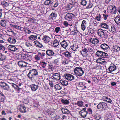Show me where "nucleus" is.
<instances>
[{"instance_id":"1","label":"nucleus","mask_w":120,"mask_h":120,"mask_svg":"<svg viewBox=\"0 0 120 120\" xmlns=\"http://www.w3.org/2000/svg\"><path fill=\"white\" fill-rule=\"evenodd\" d=\"M27 76L33 82L37 81L39 79L38 71L35 69L30 70Z\"/></svg>"},{"instance_id":"2","label":"nucleus","mask_w":120,"mask_h":120,"mask_svg":"<svg viewBox=\"0 0 120 120\" xmlns=\"http://www.w3.org/2000/svg\"><path fill=\"white\" fill-rule=\"evenodd\" d=\"M75 74L77 76H82L84 73V71L81 67H76L74 69Z\"/></svg>"},{"instance_id":"3","label":"nucleus","mask_w":120,"mask_h":120,"mask_svg":"<svg viewBox=\"0 0 120 120\" xmlns=\"http://www.w3.org/2000/svg\"><path fill=\"white\" fill-rule=\"evenodd\" d=\"M97 108L99 109H102L105 110L108 108L107 104L105 102H100L97 105Z\"/></svg>"},{"instance_id":"4","label":"nucleus","mask_w":120,"mask_h":120,"mask_svg":"<svg viewBox=\"0 0 120 120\" xmlns=\"http://www.w3.org/2000/svg\"><path fill=\"white\" fill-rule=\"evenodd\" d=\"M86 108H84L79 112V114L83 118L86 117L88 113V112L86 111Z\"/></svg>"},{"instance_id":"5","label":"nucleus","mask_w":120,"mask_h":120,"mask_svg":"<svg viewBox=\"0 0 120 120\" xmlns=\"http://www.w3.org/2000/svg\"><path fill=\"white\" fill-rule=\"evenodd\" d=\"M75 15L71 13H67L65 15V19L71 21L72 20V18H73Z\"/></svg>"},{"instance_id":"6","label":"nucleus","mask_w":120,"mask_h":120,"mask_svg":"<svg viewBox=\"0 0 120 120\" xmlns=\"http://www.w3.org/2000/svg\"><path fill=\"white\" fill-rule=\"evenodd\" d=\"M64 77L68 80L71 81L74 79V77L72 75L69 74H64Z\"/></svg>"},{"instance_id":"7","label":"nucleus","mask_w":120,"mask_h":120,"mask_svg":"<svg viewBox=\"0 0 120 120\" xmlns=\"http://www.w3.org/2000/svg\"><path fill=\"white\" fill-rule=\"evenodd\" d=\"M116 66L113 64H111L107 70L109 71V73H111L112 72L116 70Z\"/></svg>"},{"instance_id":"8","label":"nucleus","mask_w":120,"mask_h":120,"mask_svg":"<svg viewBox=\"0 0 120 120\" xmlns=\"http://www.w3.org/2000/svg\"><path fill=\"white\" fill-rule=\"evenodd\" d=\"M0 86L5 90H8L9 88V86L4 82H0Z\"/></svg>"},{"instance_id":"9","label":"nucleus","mask_w":120,"mask_h":120,"mask_svg":"<svg viewBox=\"0 0 120 120\" xmlns=\"http://www.w3.org/2000/svg\"><path fill=\"white\" fill-rule=\"evenodd\" d=\"M104 30L101 29H99L97 31V33L100 37L103 38L104 37L106 34H105Z\"/></svg>"},{"instance_id":"10","label":"nucleus","mask_w":120,"mask_h":120,"mask_svg":"<svg viewBox=\"0 0 120 120\" xmlns=\"http://www.w3.org/2000/svg\"><path fill=\"white\" fill-rule=\"evenodd\" d=\"M8 48L9 50L13 52H15L19 49L16 48L15 46L11 45H9Z\"/></svg>"},{"instance_id":"11","label":"nucleus","mask_w":120,"mask_h":120,"mask_svg":"<svg viewBox=\"0 0 120 120\" xmlns=\"http://www.w3.org/2000/svg\"><path fill=\"white\" fill-rule=\"evenodd\" d=\"M22 83H20L18 85H17L13 83L11 84V85L15 89H16L17 90L19 91L20 90L21 88H20L19 86H20L22 85Z\"/></svg>"},{"instance_id":"12","label":"nucleus","mask_w":120,"mask_h":120,"mask_svg":"<svg viewBox=\"0 0 120 120\" xmlns=\"http://www.w3.org/2000/svg\"><path fill=\"white\" fill-rule=\"evenodd\" d=\"M19 111L22 113L25 112L26 111V108L23 105H20Z\"/></svg>"},{"instance_id":"13","label":"nucleus","mask_w":120,"mask_h":120,"mask_svg":"<svg viewBox=\"0 0 120 120\" xmlns=\"http://www.w3.org/2000/svg\"><path fill=\"white\" fill-rule=\"evenodd\" d=\"M38 85H36L34 84L30 85V87L33 91H36L38 88Z\"/></svg>"},{"instance_id":"14","label":"nucleus","mask_w":120,"mask_h":120,"mask_svg":"<svg viewBox=\"0 0 120 120\" xmlns=\"http://www.w3.org/2000/svg\"><path fill=\"white\" fill-rule=\"evenodd\" d=\"M52 77L56 80H59L60 79V74L58 73H56L53 74Z\"/></svg>"},{"instance_id":"15","label":"nucleus","mask_w":120,"mask_h":120,"mask_svg":"<svg viewBox=\"0 0 120 120\" xmlns=\"http://www.w3.org/2000/svg\"><path fill=\"white\" fill-rule=\"evenodd\" d=\"M42 39L45 43H48L49 42L50 38L48 36L45 35L43 37Z\"/></svg>"},{"instance_id":"16","label":"nucleus","mask_w":120,"mask_h":120,"mask_svg":"<svg viewBox=\"0 0 120 120\" xmlns=\"http://www.w3.org/2000/svg\"><path fill=\"white\" fill-rule=\"evenodd\" d=\"M46 53L48 56H53L55 53L53 51L50 50H48L46 51Z\"/></svg>"},{"instance_id":"17","label":"nucleus","mask_w":120,"mask_h":120,"mask_svg":"<svg viewBox=\"0 0 120 120\" xmlns=\"http://www.w3.org/2000/svg\"><path fill=\"white\" fill-rule=\"evenodd\" d=\"M8 41L10 43L12 44H15L16 42V39L13 37L9 38L8 39Z\"/></svg>"},{"instance_id":"18","label":"nucleus","mask_w":120,"mask_h":120,"mask_svg":"<svg viewBox=\"0 0 120 120\" xmlns=\"http://www.w3.org/2000/svg\"><path fill=\"white\" fill-rule=\"evenodd\" d=\"M90 41L91 43L94 44H97L99 41L96 38H91L90 40Z\"/></svg>"},{"instance_id":"19","label":"nucleus","mask_w":120,"mask_h":120,"mask_svg":"<svg viewBox=\"0 0 120 120\" xmlns=\"http://www.w3.org/2000/svg\"><path fill=\"white\" fill-rule=\"evenodd\" d=\"M45 52V50H42V51L38 52V55L41 58L43 59V58L46 54L45 52Z\"/></svg>"},{"instance_id":"20","label":"nucleus","mask_w":120,"mask_h":120,"mask_svg":"<svg viewBox=\"0 0 120 120\" xmlns=\"http://www.w3.org/2000/svg\"><path fill=\"white\" fill-rule=\"evenodd\" d=\"M60 44L61 46L64 49H65L68 45L67 43L65 40H64L61 42Z\"/></svg>"},{"instance_id":"21","label":"nucleus","mask_w":120,"mask_h":120,"mask_svg":"<svg viewBox=\"0 0 120 120\" xmlns=\"http://www.w3.org/2000/svg\"><path fill=\"white\" fill-rule=\"evenodd\" d=\"M104 52L100 51H98L96 52V54L98 57H101L103 56Z\"/></svg>"},{"instance_id":"22","label":"nucleus","mask_w":120,"mask_h":120,"mask_svg":"<svg viewBox=\"0 0 120 120\" xmlns=\"http://www.w3.org/2000/svg\"><path fill=\"white\" fill-rule=\"evenodd\" d=\"M35 45L37 47L41 48L43 46L42 44L37 41H36L34 42Z\"/></svg>"},{"instance_id":"23","label":"nucleus","mask_w":120,"mask_h":120,"mask_svg":"<svg viewBox=\"0 0 120 120\" xmlns=\"http://www.w3.org/2000/svg\"><path fill=\"white\" fill-rule=\"evenodd\" d=\"M62 85L61 84H57L54 86L55 89L56 90H60L62 89Z\"/></svg>"},{"instance_id":"24","label":"nucleus","mask_w":120,"mask_h":120,"mask_svg":"<svg viewBox=\"0 0 120 120\" xmlns=\"http://www.w3.org/2000/svg\"><path fill=\"white\" fill-rule=\"evenodd\" d=\"M86 21L84 20H83L82 22L81 26L83 30H84L85 29L86 27Z\"/></svg>"},{"instance_id":"25","label":"nucleus","mask_w":120,"mask_h":120,"mask_svg":"<svg viewBox=\"0 0 120 120\" xmlns=\"http://www.w3.org/2000/svg\"><path fill=\"white\" fill-rule=\"evenodd\" d=\"M100 47L101 48L103 49L104 50H106L109 47L107 44L105 43L102 44L101 45Z\"/></svg>"},{"instance_id":"26","label":"nucleus","mask_w":120,"mask_h":120,"mask_svg":"<svg viewBox=\"0 0 120 120\" xmlns=\"http://www.w3.org/2000/svg\"><path fill=\"white\" fill-rule=\"evenodd\" d=\"M32 57V56H31L26 54V59L25 60L28 62H29L31 61V59Z\"/></svg>"},{"instance_id":"27","label":"nucleus","mask_w":120,"mask_h":120,"mask_svg":"<svg viewBox=\"0 0 120 120\" xmlns=\"http://www.w3.org/2000/svg\"><path fill=\"white\" fill-rule=\"evenodd\" d=\"M61 110L62 112L64 114H69L70 113V112L67 109L63 108Z\"/></svg>"},{"instance_id":"28","label":"nucleus","mask_w":120,"mask_h":120,"mask_svg":"<svg viewBox=\"0 0 120 120\" xmlns=\"http://www.w3.org/2000/svg\"><path fill=\"white\" fill-rule=\"evenodd\" d=\"M28 38L30 40H31L34 41L37 39V35H31L28 37Z\"/></svg>"},{"instance_id":"29","label":"nucleus","mask_w":120,"mask_h":120,"mask_svg":"<svg viewBox=\"0 0 120 120\" xmlns=\"http://www.w3.org/2000/svg\"><path fill=\"white\" fill-rule=\"evenodd\" d=\"M94 117L96 120H99L101 119V117L100 115L98 113H96L94 115Z\"/></svg>"},{"instance_id":"30","label":"nucleus","mask_w":120,"mask_h":120,"mask_svg":"<svg viewBox=\"0 0 120 120\" xmlns=\"http://www.w3.org/2000/svg\"><path fill=\"white\" fill-rule=\"evenodd\" d=\"M100 26L102 28H103L105 29H108L109 26L105 23H101Z\"/></svg>"},{"instance_id":"31","label":"nucleus","mask_w":120,"mask_h":120,"mask_svg":"<svg viewBox=\"0 0 120 120\" xmlns=\"http://www.w3.org/2000/svg\"><path fill=\"white\" fill-rule=\"evenodd\" d=\"M113 49H114V51L116 52L119 51L120 50V47L118 46L114 45L113 46Z\"/></svg>"},{"instance_id":"32","label":"nucleus","mask_w":120,"mask_h":120,"mask_svg":"<svg viewBox=\"0 0 120 120\" xmlns=\"http://www.w3.org/2000/svg\"><path fill=\"white\" fill-rule=\"evenodd\" d=\"M53 44V46L56 47L59 45V43L57 40H55L54 41Z\"/></svg>"},{"instance_id":"33","label":"nucleus","mask_w":120,"mask_h":120,"mask_svg":"<svg viewBox=\"0 0 120 120\" xmlns=\"http://www.w3.org/2000/svg\"><path fill=\"white\" fill-rule=\"evenodd\" d=\"M57 14L55 12H52L51 13L50 15V17L51 18H52V19H55L56 18V17L57 16Z\"/></svg>"},{"instance_id":"34","label":"nucleus","mask_w":120,"mask_h":120,"mask_svg":"<svg viewBox=\"0 0 120 120\" xmlns=\"http://www.w3.org/2000/svg\"><path fill=\"white\" fill-rule=\"evenodd\" d=\"M53 3V2L51 0H46L44 4L46 5H49Z\"/></svg>"},{"instance_id":"35","label":"nucleus","mask_w":120,"mask_h":120,"mask_svg":"<svg viewBox=\"0 0 120 120\" xmlns=\"http://www.w3.org/2000/svg\"><path fill=\"white\" fill-rule=\"evenodd\" d=\"M114 20L117 24L120 23V16H117L116 17L115 19Z\"/></svg>"},{"instance_id":"36","label":"nucleus","mask_w":120,"mask_h":120,"mask_svg":"<svg viewBox=\"0 0 120 120\" xmlns=\"http://www.w3.org/2000/svg\"><path fill=\"white\" fill-rule=\"evenodd\" d=\"M61 102L65 104H68L69 103V101L68 100L62 99L61 100Z\"/></svg>"},{"instance_id":"37","label":"nucleus","mask_w":120,"mask_h":120,"mask_svg":"<svg viewBox=\"0 0 120 120\" xmlns=\"http://www.w3.org/2000/svg\"><path fill=\"white\" fill-rule=\"evenodd\" d=\"M4 100V96L2 94L0 93V101L3 102Z\"/></svg>"},{"instance_id":"38","label":"nucleus","mask_w":120,"mask_h":120,"mask_svg":"<svg viewBox=\"0 0 120 120\" xmlns=\"http://www.w3.org/2000/svg\"><path fill=\"white\" fill-rule=\"evenodd\" d=\"M6 22L5 20H3L0 22L1 25L5 27L6 25Z\"/></svg>"},{"instance_id":"39","label":"nucleus","mask_w":120,"mask_h":120,"mask_svg":"<svg viewBox=\"0 0 120 120\" xmlns=\"http://www.w3.org/2000/svg\"><path fill=\"white\" fill-rule=\"evenodd\" d=\"M60 83L62 85H63L64 86H66L68 84V81L65 80L60 81Z\"/></svg>"},{"instance_id":"40","label":"nucleus","mask_w":120,"mask_h":120,"mask_svg":"<svg viewBox=\"0 0 120 120\" xmlns=\"http://www.w3.org/2000/svg\"><path fill=\"white\" fill-rule=\"evenodd\" d=\"M6 58V56L2 55L1 54H0V61H3L5 60Z\"/></svg>"},{"instance_id":"41","label":"nucleus","mask_w":120,"mask_h":120,"mask_svg":"<svg viewBox=\"0 0 120 120\" xmlns=\"http://www.w3.org/2000/svg\"><path fill=\"white\" fill-rule=\"evenodd\" d=\"M1 4L4 8L7 7L9 5L8 3L6 2H1Z\"/></svg>"},{"instance_id":"42","label":"nucleus","mask_w":120,"mask_h":120,"mask_svg":"<svg viewBox=\"0 0 120 120\" xmlns=\"http://www.w3.org/2000/svg\"><path fill=\"white\" fill-rule=\"evenodd\" d=\"M65 56L68 58L71 57V53L68 52H64Z\"/></svg>"},{"instance_id":"43","label":"nucleus","mask_w":120,"mask_h":120,"mask_svg":"<svg viewBox=\"0 0 120 120\" xmlns=\"http://www.w3.org/2000/svg\"><path fill=\"white\" fill-rule=\"evenodd\" d=\"M116 7L115 6L113 7V8L111 11V13L112 14H115L116 12Z\"/></svg>"},{"instance_id":"44","label":"nucleus","mask_w":120,"mask_h":120,"mask_svg":"<svg viewBox=\"0 0 120 120\" xmlns=\"http://www.w3.org/2000/svg\"><path fill=\"white\" fill-rule=\"evenodd\" d=\"M77 48V46L76 44H74L73 45L71 46V49L73 51H76Z\"/></svg>"},{"instance_id":"45","label":"nucleus","mask_w":120,"mask_h":120,"mask_svg":"<svg viewBox=\"0 0 120 120\" xmlns=\"http://www.w3.org/2000/svg\"><path fill=\"white\" fill-rule=\"evenodd\" d=\"M83 102L81 101H77V105L79 107H82L83 105Z\"/></svg>"},{"instance_id":"46","label":"nucleus","mask_w":120,"mask_h":120,"mask_svg":"<svg viewBox=\"0 0 120 120\" xmlns=\"http://www.w3.org/2000/svg\"><path fill=\"white\" fill-rule=\"evenodd\" d=\"M80 3L82 5L85 6L87 3V1L85 0H81Z\"/></svg>"},{"instance_id":"47","label":"nucleus","mask_w":120,"mask_h":120,"mask_svg":"<svg viewBox=\"0 0 120 120\" xmlns=\"http://www.w3.org/2000/svg\"><path fill=\"white\" fill-rule=\"evenodd\" d=\"M20 56L21 59L25 60V59H26V54H22L21 55H20Z\"/></svg>"},{"instance_id":"48","label":"nucleus","mask_w":120,"mask_h":120,"mask_svg":"<svg viewBox=\"0 0 120 120\" xmlns=\"http://www.w3.org/2000/svg\"><path fill=\"white\" fill-rule=\"evenodd\" d=\"M115 28V26L114 25H112L111 26V30L113 32H114L116 31Z\"/></svg>"},{"instance_id":"49","label":"nucleus","mask_w":120,"mask_h":120,"mask_svg":"<svg viewBox=\"0 0 120 120\" xmlns=\"http://www.w3.org/2000/svg\"><path fill=\"white\" fill-rule=\"evenodd\" d=\"M42 67L43 68H45L46 66L47 63L45 62H42L41 63Z\"/></svg>"},{"instance_id":"50","label":"nucleus","mask_w":120,"mask_h":120,"mask_svg":"<svg viewBox=\"0 0 120 120\" xmlns=\"http://www.w3.org/2000/svg\"><path fill=\"white\" fill-rule=\"evenodd\" d=\"M60 28L59 27H57L55 28V30L56 33H58L60 30Z\"/></svg>"},{"instance_id":"51","label":"nucleus","mask_w":120,"mask_h":120,"mask_svg":"<svg viewBox=\"0 0 120 120\" xmlns=\"http://www.w3.org/2000/svg\"><path fill=\"white\" fill-rule=\"evenodd\" d=\"M26 62L22 61V67H25L27 66V64Z\"/></svg>"},{"instance_id":"52","label":"nucleus","mask_w":120,"mask_h":120,"mask_svg":"<svg viewBox=\"0 0 120 120\" xmlns=\"http://www.w3.org/2000/svg\"><path fill=\"white\" fill-rule=\"evenodd\" d=\"M103 57L105 56V57L107 58H108L109 57V56L108 55V54L106 53L105 52H104L103 54Z\"/></svg>"},{"instance_id":"53","label":"nucleus","mask_w":120,"mask_h":120,"mask_svg":"<svg viewBox=\"0 0 120 120\" xmlns=\"http://www.w3.org/2000/svg\"><path fill=\"white\" fill-rule=\"evenodd\" d=\"M93 5V4H92L90 3L88 6L86 7V8L87 9L90 8L92 7Z\"/></svg>"},{"instance_id":"54","label":"nucleus","mask_w":120,"mask_h":120,"mask_svg":"<svg viewBox=\"0 0 120 120\" xmlns=\"http://www.w3.org/2000/svg\"><path fill=\"white\" fill-rule=\"evenodd\" d=\"M101 18V16L100 14L98 16H97L96 17V18L97 20L98 21H99L100 20V19Z\"/></svg>"},{"instance_id":"55","label":"nucleus","mask_w":120,"mask_h":120,"mask_svg":"<svg viewBox=\"0 0 120 120\" xmlns=\"http://www.w3.org/2000/svg\"><path fill=\"white\" fill-rule=\"evenodd\" d=\"M35 59L38 60H39L40 59V57L38 55H36L35 56Z\"/></svg>"},{"instance_id":"56","label":"nucleus","mask_w":120,"mask_h":120,"mask_svg":"<svg viewBox=\"0 0 120 120\" xmlns=\"http://www.w3.org/2000/svg\"><path fill=\"white\" fill-rule=\"evenodd\" d=\"M22 61H19L18 63V64L19 66H20L22 67Z\"/></svg>"},{"instance_id":"57","label":"nucleus","mask_w":120,"mask_h":120,"mask_svg":"<svg viewBox=\"0 0 120 120\" xmlns=\"http://www.w3.org/2000/svg\"><path fill=\"white\" fill-rule=\"evenodd\" d=\"M103 17H104V19L105 20H106L107 19V17L108 16V15H106L105 14H103Z\"/></svg>"},{"instance_id":"58","label":"nucleus","mask_w":120,"mask_h":120,"mask_svg":"<svg viewBox=\"0 0 120 120\" xmlns=\"http://www.w3.org/2000/svg\"><path fill=\"white\" fill-rule=\"evenodd\" d=\"M101 59H102L100 58L98 59L97 60V62L102 64V60H101Z\"/></svg>"},{"instance_id":"59","label":"nucleus","mask_w":120,"mask_h":120,"mask_svg":"<svg viewBox=\"0 0 120 120\" xmlns=\"http://www.w3.org/2000/svg\"><path fill=\"white\" fill-rule=\"evenodd\" d=\"M68 61L65 60L63 62L62 64L64 65H65L68 64Z\"/></svg>"},{"instance_id":"60","label":"nucleus","mask_w":120,"mask_h":120,"mask_svg":"<svg viewBox=\"0 0 120 120\" xmlns=\"http://www.w3.org/2000/svg\"><path fill=\"white\" fill-rule=\"evenodd\" d=\"M106 101L109 103H111L112 101V100L109 98H107V100H106Z\"/></svg>"},{"instance_id":"61","label":"nucleus","mask_w":120,"mask_h":120,"mask_svg":"<svg viewBox=\"0 0 120 120\" xmlns=\"http://www.w3.org/2000/svg\"><path fill=\"white\" fill-rule=\"evenodd\" d=\"M79 87H81L84 86V84L83 82H81L79 83Z\"/></svg>"},{"instance_id":"62","label":"nucleus","mask_w":120,"mask_h":120,"mask_svg":"<svg viewBox=\"0 0 120 120\" xmlns=\"http://www.w3.org/2000/svg\"><path fill=\"white\" fill-rule=\"evenodd\" d=\"M114 6H110L108 7V9H109L110 10H111Z\"/></svg>"},{"instance_id":"63","label":"nucleus","mask_w":120,"mask_h":120,"mask_svg":"<svg viewBox=\"0 0 120 120\" xmlns=\"http://www.w3.org/2000/svg\"><path fill=\"white\" fill-rule=\"evenodd\" d=\"M67 7L68 8V10H70L72 8L71 6H70L69 5H67Z\"/></svg>"},{"instance_id":"64","label":"nucleus","mask_w":120,"mask_h":120,"mask_svg":"<svg viewBox=\"0 0 120 120\" xmlns=\"http://www.w3.org/2000/svg\"><path fill=\"white\" fill-rule=\"evenodd\" d=\"M64 25L66 26H67L68 25V22H67L66 21H65L64 22Z\"/></svg>"}]
</instances>
